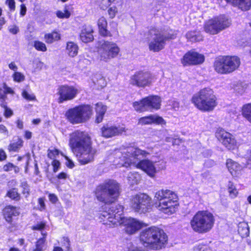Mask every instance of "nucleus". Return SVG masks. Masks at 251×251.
Returning <instances> with one entry per match:
<instances>
[{
    "label": "nucleus",
    "mask_w": 251,
    "mask_h": 251,
    "mask_svg": "<svg viewBox=\"0 0 251 251\" xmlns=\"http://www.w3.org/2000/svg\"><path fill=\"white\" fill-rule=\"evenodd\" d=\"M120 51V48L116 43L104 40L100 43L99 49V58L100 61L108 62L116 57Z\"/></svg>",
    "instance_id": "12"
},
{
    "label": "nucleus",
    "mask_w": 251,
    "mask_h": 251,
    "mask_svg": "<svg viewBox=\"0 0 251 251\" xmlns=\"http://www.w3.org/2000/svg\"><path fill=\"white\" fill-rule=\"evenodd\" d=\"M13 111L8 108H7L5 110H4V116L6 117H10L13 115Z\"/></svg>",
    "instance_id": "57"
},
{
    "label": "nucleus",
    "mask_w": 251,
    "mask_h": 251,
    "mask_svg": "<svg viewBox=\"0 0 251 251\" xmlns=\"http://www.w3.org/2000/svg\"><path fill=\"white\" fill-rule=\"evenodd\" d=\"M108 13L110 18L115 17L117 13V8L116 7H112L108 9Z\"/></svg>",
    "instance_id": "43"
},
{
    "label": "nucleus",
    "mask_w": 251,
    "mask_h": 251,
    "mask_svg": "<svg viewBox=\"0 0 251 251\" xmlns=\"http://www.w3.org/2000/svg\"><path fill=\"white\" fill-rule=\"evenodd\" d=\"M214 222V217L211 213L208 211H200L191 219L190 226L195 232L205 233L212 228Z\"/></svg>",
    "instance_id": "8"
},
{
    "label": "nucleus",
    "mask_w": 251,
    "mask_h": 251,
    "mask_svg": "<svg viewBox=\"0 0 251 251\" xmlns=\"http://www.w3.org/2000/svg\"><path fill=\"white\" fill-rule=\"evenodd\" d=\"M67 175L66 173L62 172L58 175L57 177L59 179H65L67 177Z\"/></svg>",
    "instance_id": "63"
},
{
    "label": "nucleus",
    "mask_w": 251,
    "mask_h": 251,
    "mask_svg": "<svg viewBox=\"0 0 251 251\" xmlns=\"http://www.w3.org/2000/svg\"><path fill=\"white\" fill-rule=\"evenodd\" d=\"M228 192L230 196L232 198H235L238 194V191L234 185L233 183L229 181L227 184Z\"/></svg>",
    "instance_id": "36"
},
{
    "label": "nucleus",
    "mask_w": 251,
    "mask_h": 251,
    "mask_svg": "<svg viewBox=\"0 0 251 251\" xmlns=\"http://www.w3.org/2000/svg\"><path fill=\"white\" fill-rule=\"evenodd\" d=\"M77 93V90L73 86L61 85L57 89V94L59 96L58 102L61 103L65 101L72 100Z\"/></svg>",
    "instance_id": "17"
},
{
    "label": "nucleus",
    "mask_w": 251,
    "mask_h": 251,
    "mask_svg": "<svg viewBox=\"0 0 251 251\" xmlns=\"http://www.w3.org/2000/svg\"><path fill=\"white\" fill-rule=\"evenodd\" d=\"M123 209L121 205L112 204L108 211L100 213V218L103 222H109L114 226L123 225L125 226V230L127 233L133 234L144 226V223L134 218L122 216Z\"/></svg>",
    "instance_id": "3"
},
{
    "label": "nucleus",
    "mask_w": 251,
    "mask_h": 251,
    "mask_svg": "<svg viewBox=\"0 0 251 251\" xmlns=\"http://www.w3.org/2000/svg\"><path fill=\"white\" fill-rule=\"evenodd\" d=\"M20 15L24 16L25 15L26 12V7L24 4H22L20 6Z\"/></svg>",
    "instance_id": "51"
},
{
    "label": "nucleus",
    "mask_w": 251,
    "mask_h": 251,
    "mask_svg": "<svg viewBox=\"0 0 251 251\" xmlns=\"http://www.w3.org/2000/svg\"><path fill=\"white\" fill-rule=\"evenodd\" d=\"M78 46L76 44L73 42H68L67 44L66 50L70 56L74 57L78 53Z\"/></svg>",
    "instance_id": "29"
},
{
    "label": "nucleus",
    "mask_w": 251,
    "mask_h": 251,
    "mask_svg": "<svg viewBox=\"0 0 251 251\" xmlns=\"http://www.w3.org/2000/svg\"><path fill=\"white\" fill-rule=\"evenodd\" d=\"M142 245L148 249L159 250L164 248L168 242V236L164 231L152 226L143 230L140 233Z\"/></svg>",
    "instance_id": "4"
},
{
    "label": "nucleus",
    "mask_w": 251,
    "mask_h": 251,
    "mask_svg": "<svg viewBox=\"0 0 251 251\" xmlns=\"http://www.w3.org/2000/svg\"><path fill=\"white\" fill-rule=\"evenodd\" d=\"M60 39V34L55 31L49 33L45 35V39L47 43H52L54 41H57Z\"/></svg>",
    "instance_id": "31"
},
{
    "label": "nucleus",
    "mask_w": 251,
    "mask_h": 251,
    "mask_svg": "<svg viewBox=\"0 0 251 251\" xmlns=\"http://www.w3.org/2000/svg\"><path fill=\"white\" fill-rule=\"evenodd\" d=\"M119 189L120 185L116 180L109 179L97 187L95 195L99 201L112 203L119 196Z\"/></svg>",
    "instance_id": "7"
},
{
    "label": "nucleus",
    "mask_w": 251,
    "mask_h": 251,
    "mask_svg": "<svg viewBox=\"0 0 251 251\" xmlns=\"http://www.w3.org/2000/svg\"><path fill=\"white\" fill-rule=\"evenodd\" d=\"M226 167L232 175H235L236 172L239 171L241 168L238 163L230 159L227 160Z\"/></svg>",
    "instance_id": "27"
},
{
    "label": "nucleus",
    "mask_w": 251,
    "mask_h": 251,
    "mask_svg": "<svg viewBox=\"0 0 251 251\" xmlns=\"http://www.w3.org/2000/svg\"><path fill=\"white\" fill-rule=\"evenodd\" d=\"M7 196L12 200L19 201L20 199V195L16 188L10 189L7 193Z\"/></svg>",
    "instance_id": "35"
},
{
    "label": "nucleus",
    "mask_w": 251,
    "mask_h": 251,
    "mask_svg": "<svg viewBox=\"0 0 251 251\" xmlns=\"http://www.w3.org/2000/svg\"><path fill=\"white\" fill-rule=\"evenodd\" d=\"M22 97L27 100H34L36 97L33 94H29L26 90H24L22 93Z\"/></svg>",
    "instance_id": "39"
},
{
    "label": "nucleus",
    "mask_w": 251,
    "mask_h": 251,
    "mask_svg": "<svg viewBox=\"0 0 251 251\" xmlns=\"http://www.w3.org/2000/svg\"><path fill=\"white\" fill-rule=\"evenodd\" d=\"M34 47L37 50L39 51H45L47 50V48L45 44L40 41H35L34 43Z\"/></svg>",
    "instance_id": "37"
},
{
    "label": "nucleus",
    "mask_w": 251,
    "mask_h": 251,
    "mask_svg": "<svg viewBox=\"0 0 251 251\" xmlns=\"http://www.w3.org/2000/svg\"><path fill=\"white\" fill-rule=\"evenodd\" d=\"M240 64V59L235 56H223L217 58L214 63L215 71L220 74H230Z\"/></svg>",
    "instance_id": "11"
},
{
    "label": "nucleus",
    "mask_w": 251,
    "mask_h": 251,
    "mask_svg": "<svg viewBox=\"0 0 251 251\" xmlns=\"http://www.w3.org/2000/svg\"><path fill=\"white\" fill-rule=\"evenodd\" d=\"M192 101L195 106L203 112H210L214 110L218 104L217 98L212 89L205 88L195 94Z\"/></svg>",
    "instance_id": "6"
},
{
    "label": "nucleus",
    "mask_w": 251,
    "mask_h": 251,
    "mask_svg": "<svg viewBox=\"0 0 251 251\" xmlns=\"http://www.w3.org/2000/svg\"><path fill=\"white\" fill-rule=\"evenodd\" d=\"M193 251H212V250L204 245H199L194 247Z\"/></svg>",
    "instance_id": "42"
},
{
    "label": "nucleus",
    "mask_w": 251,
    "mask_h": 251,
    "mask_svg": "<svg viewBox=\"0 0 251 251\" xmlns=\"http://www.w3.org/2000/svg\"><path fill=\"white\" fill-rule=\"evenodd\" d=\"M238 232L242 238L249 236L250 229L248 223L245 222L239 223L238 226Z\"/></svg>",
    "instance_id": "26"
},
{
    "label": "nucleus",
    "mask_w": 251,
    "mask_h": 251,
    "mask_svg": "<svg viewBox=\"0 0 251 251\" xmlns=\"http://www.w3.org/2000/svg\"><path fill=\"white\" fill-rule=\"evenodd\" d=\"M186 38L190 42H198L202 40V36L200 33L197 31H191L188 32L186 34Z\"/></svg>",
    "instance_id": "28"
},
{
    "label": "nucleus",
    "mask_w": 251,
    "mask_h": 251,
    "mask_svg": "<svg viewBox=\"0 0 251 251\" xmlns=\"http://www.w3.org/2000/svg\"><path fill=\"white\" fill-rule=\"evenodd\" d=\"M154 199L156 207L165 214L175 213L178 205L177 195L170 190L162 189L157 191Z\"/></svg>",
    "instance_id": "5"
},
{
    "label": "nucleus",
    "mask_w": 251,
    "mask_h": 251,
    "mask_svg": "<svg viewBox=\"0 0 251 251\" xmlns=\"http://www.w3.org/2000/svg\"><path fill=\"white\" fill-rule=\"evenodd\" d=\"M8 67L9 68V69H10L11 70L15 71V72L17 71L18 70V67L17 66V65L15 64V63L14 62H11L10 63L9 65H8Z\"/></svg>",
    "instance_id": "58"
},
{
    "label": "nucleus",
    "mask_w": 251,
    "mask_h": 251,
    "mask_svg": "<svg viewBox=\"0 0 251 251\" xmlns=\"http://www.w3.org/2000/svg\"><path fill=\"white\" fill-rule=\"evenodd\" d=\"M6 3L8 5L11 10L14 11L15 9V2L14 0H6Z\"/></svg>",
    "instance_id": "45"
},
{
    "label": "nucleus",
    "mask_w": 251,
    "mask_h": 251,
    "mask_svg": "<svg viewBox=\"0 0 251 251\" xmlns=\"http://www.w3.org/2000/svg\"><path fill=\"white\" fill-rule=\"evenodd\" d=\"M38 203L41 206V208L44 209L45 207V204L44 202V199L42 198H40L38 199Z\"/></svg>",
    "instance_id": "60"
},
{
    "label": "nucleus",
    "mask_w": 251,
    "mask_h": 251,
    "mask_svg": "<svg viewBox=\"0 0 251 251\" xmlns=\"http://www.w3.org/2000/svg\"><path fill=\"white\" fill-rule=\"evenodd\" d=\"M228 3L230 4L232 6H235L237 4L238 1H240V0H226Z\"/></svg>",
    "instance_id": "61"
},
{
    "label": "nucleus",
    "mask_w": 251,
    "mask_h": 251,
    "mask_svg": "<svg viewBox=\"0 0 251 251\" xmlns=\"http://www.w3.org/2000/svg\"><path fill=\"white\" fill-rule=\"evenodd\" d=\"M204 60L203 55L194 51H189L181 59V63L184 66L197 65L202 63Z\"/></svg>",
    "instance_id": "18"
},
{
    "label": "nucleus",
    "mask_w": 251,
    "mask_h": 251,
    "mask_svg": "<svg viewBox=\"0 0 251 251\" xmlns=\"http://www.w3.org/2000/svg\"><path fill=\"white\" fill-rule=\"evenodd\" d=\"M21 186L23 188L22 193L25 195V197L29 195L30 189L26 181L22 182Z\"/></svg>",
    "instance_id": "40"
},
{
    "label": "nucleus",
    "mask_w": 251,
    "mask_h": 251,
    "mask_svg": "<svg viewBox=\"0 0 251 251\" xmlns=\"http://www.w3.org/2000/svg\"><path fill=\"white\" fill-rule=\"evenodd\" d=\"M242 114L243 116L251 123V103L243 106L242 108Z\"/></svg>",
    "instance_id": "33"
},
{
    "label": "nucleus",
    "mask_w": 251,
    "mask_h": 251,
    "mask_svg": "<svg viewBox=\"0 0 251 251\" xmlns=\"http://www.w3.org/2000/svg\"><path fill=\"white\" fill-rule=\"evenodd\" d=\"M23 146V140L18 137L17 141L16 142L10 144L8 146V150L9 151H18Z\"/></svg>",
    "instance_id": "30"
},
{
    "label": "nucleus",
    "mask_w": 251,
    "mask_h": 251,
    "mask_svg": "<svg viewBox=\"0 0 251 251\" xmlns=\"http://www.w3.org/2000/svg\"><path fill=\"white\" fill-rule=\"evenodd\" d=\"M161 100L156 96H150L146 97L139 101L133 103L135 110L139 112L151 110L152 109H158L160 107Z\"/></svg>",
    "instance_id": "15"
},
{
    "label": "nucleus",
    "mask_w": 251,
    "mask_h": 251,
    "mask_svg": "<svg viewBox=\"0 0 251 251\" xmlns=\"http://www.w3.org/2000/svg\"><path fill=\"white\" fill-rule=\"evenodd\" d=\"M52 165L53 167V171L57 172L60 166V162L58 160H54L52 161Z\"/></svg>",
    "instance_id": "48"
},
{
    "label": "nucleus",
    "mask_w": 251,
    "mask_h": 251,
    "mask_svg": "<svg viewBox=\"0 0 251 251\" xmlns=\"http://www.w3.org/2000/svg\"><path fill=\"white\" fill-rule=\"evenodd\" d=\"M13 79L16 82H21L24 80L25 76L20 72H16L12 75Z\"/></svg>",
    "instance_id": "41"
},
{
    "label": "nucleus",
    "mask_w": 251,
    "mask_h": 251,
    "mask_svg": "<svg viewBox=\"0 0 251 251\" xmlns=\"http://www.w3.org/2000/svg\"><path fill=\"white\" fill-rule=\"evenodd\" d=\"M140 177L137 173H129L127 176L128 182L131 185L137 184L140 180Z\"/></svg>",
    "instance_id": "34"
},
{
    "label": "nucleus",
    "mask_w": 251,
    "mask_h": 251,
    "mask_svg": "<svg viewBox=\"0 0 251 251\" xmlns=\"http://www.w3.org/2000/svg\"><path fill=\"white\" fill-rule=\"evenodd\" d=\"M19 209L17 207L8 205L5 207L4 209V215L6 221L8 223L12 222V216L19 215Z\"/></svg>",
    "instance_id": "23"
},
{
    "label": "nucleus",
    "mask_w": 251,
    "mask_h": 251,
    "mask_svg": "<svg viewBox=\"0 0 251 251\" xmlns=\"http://www.w3.org/2000/svg\"><path fill=\"white\" fill-rule=\"evenodd\" d=\"M93 29L90 25H85L82 27L79 37L80 39L84 43H88L94 39Z\"/></svg>",
    "instance_id": "21"
},
{
    "label": "nucleus",
    "mask_w": 251,
    "mask_h": 251,
    "mask_svg": "<svg viewBox=\"0 0 251 251\" xmlns=\"http://www.w3.org/2000/svg\"><path fill=\"white\" fill-rule=\"evenodd\" d=\"M9 31L11 33L16 34L19 32V29L17 26L13 25L9 27Z\"/></svg>",
    "instance_id": "46"
},
{
    "label": "nucleus",
    "mask_w": 251,
    "mask_h": 251,
    "mask_svg": "<svg viewBox=\"0 0 251 251\" xmlns=\"http://www.w3.org/2000/svg\"><path fill=\"white\" fill-rule=\"evenodd\" d=\"M16 124H17V126L18 128H19L20 129H23V122L21 120H20V119H18L17 121Z\"/></svg>",
    "instance_id": "62"
},
{
    "label": "nucleus",
    "mask_w": 251,
    "mask_h": 251,
    "mask_svg": "<svg viewBox=\"0 0 251 251\" xmlns=\"http://www.w3.org/2000/svg\"><path fill=\"white\" fill-rule=\"evenodd\" d=\"M3 88L4 89V91L6 92V95L7 94H12L14 93V91L12 90V89L8 87L5 83H3Z\"/></svg>",
    "instance_id": "50"
},
{
    "label": "nucleus",
    "mask_w": 251,
    "mask_h": 251,
    "mask_svg": "<svg viewBox=\"0 0 251 251\" xmlns=\"http://www.w3.org/2000/svg\"><path fill=\"white\" fill-rule=\"evenodd\" d=\"M176 37L173 34L152 28L149 31V48L150 50L158 52L164 48L167 41Z\"/></svg>",
    "instance_id": "9"
},
{
    "label": "nucleus",
    "mask_w": 251,
    "mask_h": 251,
    "mask_svg": "<svg viewBox=\"0 0 251 251\" xmlns=\"http://www.w3.org/2000/svg\"><path fill=\"white\" fill-rule=\"evenodd\" d=\"M63 242H64V245L66 246V248L68 249L69 250L70 247L71 246L70 244V241L68 237H64L63 238Z\"/></svg>",
    "instance_id": "52"
},
{
    "label": "nucleus",
    "mask_w": 251,
    "mask_h": 251,
    "mask_svg": "<svg viewBox=\"0 0 251 251\" xmlns=\"http://www.w3.org/2000/svg\"><path fill=\"white\" fill-rule=\"evenodd\" d=\"M7 98V96L6 95V92L4 90H3L2 88H0V100L1 101H4Z\"/></svg>",
    "instance_id": "47"
},
{
    "label": "nucleus",
    "mask_w": 251,
    "mask_h": 251,
    "mask_svg": "<svg viewBox=\"0 0 251 251\" xmlns=\"http://www.w3.org/2000/svg\"><path fill=\"white\" fill-rule=\"evenodd\" d=\"M107 25V21L104 17H101L98 20V25L100 35L103 36L110 37L111 34L106 29Z\"/></svg>",
    "instance_id": "24"
},
{
    "label": "nucleus",
    "mask_w": 251,
    "mask_h": 251,
    "mask_svg": "<svg viewBox=\"0 0 251 251\" xmlns=\"http://www.w3.org/2000/svg\"><path fill=\"white\" fill-rule=\"evenodd\" d=\"M234 6L243 11L249 10L251 7V0H240Z\"/></svg>",
    "instance_id": "32"
},
{
    "label": "nucleus",
    "mask_w": 251,
    "mask_h": 251,
    "mask_svg": "<svg viewBox=\"0 0 251 251\" xmlns=\"http://www.w3.org/2000/svg\"><path fill=\"white\" fill-rule=\"evenodd\" d=\"M126 131L125 127L120 125L118 126L106 125L101 128L102 135L106 138L118 136Z\"/></svg>",
    "instance_id": "20"
},
{
    "label": "nucleus",
    "mask_w": 251,
    "mask_h": 251,
    "mask_svg": "<svg viewBox=\"0 0 251 251\" xmlns=\"http://www.w3.org/2000/svg\"><path fill=\"white\" fill-rule=\"evenodd\" d=\"M152 80V75L147 71H138L132 75L129 83L139 87H145L151 84Z\"/></svg>",
    "instance_id": "16"
},
{
    "label": "nucleus",
    "mask_w": 251,
    "mask_h": 251,
    "mask_svg": "<svg viewBox=\"0 0 251 251\" xmlns=\"http://www.w3.org/2000/svg\"><path fill=\"white\" fill-rule=\"evenodd\" d=\"M25 137L27 139H30L32 137V133L29 131H25Z\"/></svg>",
    "instance_id": "64"
},
{
    "label": "nucleus",
    "mask_w": 251,
    "mask_h": 251,
    "mask_svg": "<svg viewBox=\"0 0 251 251\" xmlns=\"http://www.w3.org/2000/svg\"><path fill=\"white\" fill-rule=\"evenodd\" d=\"M106 106L101 103H98L96 105V111L97 113L96 122L100 123L102 122L103 116L106 111Z\"/></svg>",
    "instance_id": "25"
},
{
    "label": "nucleus",
    "mask_w": 251,
    "mask_h": 251,
    "mask_svg": "<svg viewBox=\"0 0 251 251\" xmlns=\"http://www.w3.org/2000/svg\"><path fill=\"white\" fill-rule=\"evenodd\" d=\"M45 227V224L41 223L39 224H37L36 225L33 226L32 227V229L33 230H41L43 229Z\"/></svg>",
    "instance_id": "55"
},
{
    "label": "nucleus",
    "mask_w": 251,
    "mask_h": 251,
    "mask_svg": "<svg viewBox=\"0 0 251 251\" xmlns=\"http://www.w3.org/2000/svg\"><path fill=\"white\" fill-rule=\"evenodd\" d=\"M95 83L101 87H103L106 86V82L105 79L103 77L101 76H100L99 79L96 82H95Z\"/></svg>",
    "instance_id": "44"
},
{
    "label": "nucleus",
    "mask_w": 251,
    "mask_h": 251,
    "mask_svg": "<svg viewBox=\"0 0 251 251\" xmlns=\"http://www.w3.org/2000/svg\"><path fill=\"white\" fill-rule=\"evenodd\" d=\"M6 158V155L5 151L1 149L0 150V161L4 160Z\"/></svg>",
    "instance_id": "59"
},
{
    "label": "nucleus",
    "mask_w": 251,
    "mask_h": 251,
    "mask_svg": "<svg viewBox=\"0 0 251 251\" xmlns=\"http://www.w3.org/2000/svg\"><path fill=\"white\" fill-rule=\"evenodd\" d=\"M69 146L80 164L85 165L94 160L97 150L92 148L91 138L87 133L80 130L72 133Z\"/></svg>",
    "instance_id": "2"
},
{
    "label": "nucleus",
    "mask_w": 251,
    "mask_h": 251,
    "mask_svg": "<svg viewBox=\"0 0 251 251\" xmlns=\"http://www.w3.org/2000/svg\"><path fill=\"white\" fill-rule=\"evenodd\" d=\"M152 123L158 124H164V119L157 115H151L148 116L142 117L139 119L138 124L141 125H149Z\"/></svg>",
    "instance_id": "22"
},
{
    "label": "nucleus",
    "mask_w": 251,
    "mask_h": 251,
    "mask_svg": "<svg viewBox=\"0 0 251 251\" xmlns=\"http://www.w3.org/2000/svg\"><path fill=\"white\" fill-rule=\"evenodd\" d=\"M45 242V239L44 237L41 238L40 239L38 240L36 243V247H38L40 248H42L43 249V245L44 244V242Z\"/></svg>",
    "instance_id": "54"
},
{
    "label": "nucleus",
    "mask_w": 251,
    "mask_h": 251,
    "mask_svg": "<svg viewBox=\"0 0 251 251\" xmlns=\"http://www.w3.org/2000/svg\"><path fill=\"white\" fill-rule=\"evenodd\" d=\"M71 15L70 12L65 8L63 11H57L56 16L59 18H68Z\"/></svg>",
    "instance_id": "38"
},
{
    "label": "nucleus",
    "mask_w": 251,
    "mask_h": 251,
    "mask_svg": "<svg viewBox=\"0 0 251 251\" xmlns=\"http://www.w3.org/2000/svg\"><path fill=\"white\" fill-rule=\"evenodd\" d=\"M14 167V165L11 163H9L5 165H4L3 169L4 171H9L12 170V169Z\"/></svg>",
    "instance_id": "49"
},
{
    "label": "nucleus",
    "mask_w": 251,
    "mask_h": 251,
    "mask_svg": "<svg viewBox=\"0 0 251 251\" xmlns=\"http://www.w3.org/2000/svg\"><path fill=\"white\" fill-rule=\"evenodd\" d=\"M151 198L147 194H139L132 197L130 206L133 210L139 213H146L151 209Z\"/></svg>",
    "instance_id": "13"
},
{
    "label": "nucleus",
    "mask_w": 251,
    "mask_h": 251,
    "mask_svg": "<svg viewBox=\"0 0 251 251\" xmlns=\"http://www.w3.org/2000/svg\"><path fill=\"white\" fill-rule=\"evenodd\" d=\"M93 114V107L88 104L80 105L68 110L65 116L73 125L79 124L88 121Z\"/></svg>",
    "instance_id": "10"
},
{
    "label": "nucleus",
    "mask_w": 251,
    "mask_h": 251,
    "mask_svg": "<svg viewBox=\"0 0 251 251\" xmlns=\"http://www.w3.org/2000/svg\"><path fill=\"white\" fill-rule=\"evenodd\" d=\"M49 197L50 201L52 203H55L58 200L56 195L53 194H50Z\"/></svg>",
    "instance_id": "56"
},
{
    "label": "nucleus",
    "mask_w": 251,
    "mask_h": 251,
    "mask_svg": "<svg viewBox=\"0 0 251 251\" xmlns=\"http://www.w3.org/2000/svg\"><path fill=\"white\" fill-rule=\"evenodd\" d=\"M216 136L229 150L234 149L236 145V141L234 136L225 130H220L216 132Z\"/></svg>",
    "instance_id": "19"
},
{
    "label": "nucleus",
    "mask_w": 251,
    "mask_h": 251,
    "mask_svg": "<svg viewBox=\"0 0 251 251\" xmlns=\"http://www.w3.org/2000/svg\"><path fill=\"white\" fill-rule=\"evenodd\" d=\"M230 20L225 16L210 19L204 25V30L210 34L214 35L228 27L230 25Z\"/></svg>",
    "instance_id": "14"
},
{
    "label": "nucleus",
    "mask_w": 251,
    "mask_h": 251,
    "mask_svg": "<svg viewBox=\"0 0 251 251\" xmlns=\"http://www.w3.org/2000/svg\"><path fill=\"white\" fill-rule=\"evenodd\" d=\"M116 154L120 159L118 164L122 166L128 168L133 166L142 169L151 177H153L156 173V168L152 161L147 159L140 161L149 154L145 151L138 148L128 147L121 151H117Z\"/></svg>",
    "instance_id": "1"
},
{
    "label": "nucleus",
    "mask_w": 251,
    "mask_h": 251,
    "mask_svg": "<svg viewBox=\"0 0 251 251\" xmlns=\"http://www.w3.org/2000/svg\"><path fill=\"white\" fill-rule=\"evenodd\" d=\"M65 158L67 160V162L66 163L67 166L70 168H73L75 166L74 162L68 157L66 156Z\"/></svg>",
    "instance_id": "53"
}]
</instances>
